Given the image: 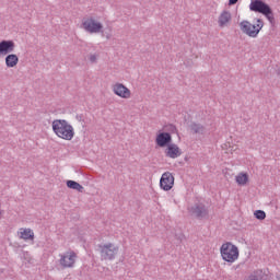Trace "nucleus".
<instances>
[{
	"label": "nucleus",
	"instance_id": "f257e3e1",
	"mask_svg": "<svg viewBox=\"0 0 280 280\" xmlns=\"http://www.w3.org/2000/svg\"><path fill=\"white\" fill-rule=\"evenodd\" d=\"M52 131L59 137V139H65V141H71V139L75 137L73 126H71V124L66 119H55L52 121Z\"/></svg>",
	"mask_w": 280,
	"mask_h": 280
},
{
	"label": "nucleus",
	"instance_id": "f03ea898",
	"mask_svg": "<svg viewBox=\"0 0 280 280\" xmlns=\"http://www.w3.org/2000/svg\"><path fill=\"white\" fill-rule=\"evenodd\" d=\"M249 10L250 12H258L259 14H262L271 25H275V12L272 11V8H270V4L262 0H252Z\"/></svg>",
	"mask_w": 280,
	"mask_h": 280
},
{
	"label": "nucleus",
	"instance_id": "7ed1b4c3",
	"mask_svg": "<svg viewBox=\"0 0 280 280\" xmlns=\"http://www.w3.org/2000/svg\"><path fill=\"white\" fill-rule=\"evenodd\" d=\"M241 32L249 36V38H257L261 30H264V20L256 19V24H252L248 20H243L240 23Z\"/></svg>",
	"mask_w": 280,
	"mask_h": 280
},
{
	"label": "nucleus",
	"instance_id": "20e7f679",
	"mask_svg": "<svg viewBox=\"0 0 280 280\" xmlns=\"http://www.w3.org/2000/svg\"><path fill=\"white\" fill-rule=\"evenodd\" d=\"M220 253L223 261H228V264H233L240 257V249L231 242L224 243L220 248Z\"/></svg>",
	"mask_w": 280,
	"mask_h": 280
},
{
	"label": "nucleus",
	"instance_id": "39448f33",
	"mask_svg": "<svg viewBox=\"0 0 280 280\" xmlns=\"http://www.w3.org/2000/svg\"><path fill=\"white\" fill-rule=\"evenodd\" d=\"M98 248L101 253V259H104L105 261H113V259H115L117 256V253H119V247H115L113 243L98 245Z\"/></svg>",
	"mask_w": 280,
	"mask_h": 280
},
{
	"label": "nucleus",
	"instance_id": "423d86ee",
	"mask_svg": "<svg viewBox=\"0 0 280 280\" xmlns=\"http://www.w3.org/2000/svg\"><path fill=\"white\" fill-rule=\"evenodd\" d=\"M188 212L192 218H196L197 220H205V218L209 217V210L205 203H195L188 208Z\"/></svg>",
	"mask_w": 280,
	"mask_h": 280
},
{
	"label": "nucleus",
	"instance_id": "0eeeda50",
	"mask_svg": "<svg viewBox=\"0 0 280 280\" xmlns=\"http://www.w3.org/2000/svg\"><path fill=\"white\" fill-rule=\"evenodd\" d=\"M82 25H83V27H84V30H85L86 32H90V34H97V33L102 32V30H103V27H104V26L102 25V23L95 22V20H94L93 18H91V19L84 21V22L82 23Z\"/></svg>",
	"mask_w": 280,
	"mask_h": 280
},
{
	"label": "nucleus",
	"instance_id": "6e6552de",
	"mask_svg": "<svg viewBox=\"0 0 280 280\" xmlns=\"http://www.w3.org/2000/svg\"><path fill=\"white\" fill-rule=\"evenodd\" d=\"M160 187L164 191H170L174 187V175L170 172H165L160 179Z\"/></svg>",
	"mask_w": 280,
	"mask_h": 280
},
{
	"label": "nucleus",
	"instance_id": "1a4fd4ad",
	"mask_svg": "<svg viewBox=\"0 0 280 280\" xmlns=\"http://www.w3.org/2000/svg\"><path fill=\"white\" fill-rule=\"evenodd\" d=\"M16 48V44L12 39H3L0 42V56H8V54H12Z\"/></svg>",
	"mask_w": 280,
	"mask_h": 280
},
{
	"label": "nucleus",
	"instance_id": "9d476101",
	"mask_svg": "<svg viewBox=\"0 0 280 280\" xmlns=\"http://www.w3.org/2000/svg\"><path fill=\"white\" fill-rule=\"evenodd\" d=\"M155 143L159 148H167L172 143V133L160 132L156 135Z\"/></svg>",
	"mask_w": 280,
	"mask_h": 280
},
{
	"label": "nucleus",
	"instance_id": "9b49d317",
	"mask_svg": "<svg viewBox=\"0 0 280 280\" xmlns=\"http://www.w3.org/2000/svg\"><path fill=\"white\" fill-rule=\"evenodd\" d=\"M114 93L115 95H118V97H122V100H129L131 95L130 90L122 83H117L114 85Z\"/></svg>",
	"mask_w": 280,
	"mask_h": 280
},
{
	"label": "nucleus",
	"instance_id": "f8f14e48",
	"mask_svg": "<svg viewBox=\"0 0 280 280\" xmlns=\"http://www.w3.org/2000/svg\"><path fill=\"white\" fill-rule=\"evenodd\" d=\"M165 154H166V156H168V159H178V156H180V154H183V151H180V148H178L177 144H174L171 142L166 147Z\"/></svg>",
	"mask_w": 280,
	"mask_h": 280
},
{
	"label": "nucleus",
	"instance_id": "ddd939ff",
	"mask_svg": "<svg viewBox=\"0 0 280 280\" xmlns=\"http://www.w3.org/2000/svg\"><path fill=\"white\" fill-rule=\"evenodd\" d=\"M75 257H78V255H75L74 252H71L70 255L62 256L60 259L61 266H63V268H73V264H75Z\"/></svg>",
	"mask_w": 280,
	"mask_h": 280
},
{
	"label": "nucleus",
	"instance_id": "4468645a",
	"mask_svg": "<svg viewBox=\"0 0 280 280\" xmlns=\"http://www.w3.org/2000/svg\"><path fill=\"white\" fill-rule=\"evenodd\" d=\"M4 62L9 69H14L16 65H19V56L15 54H7V57L4 58Z\"/></svg>",
	"mask_w": 280,
	"mask_h": 280
},
{
	"label": "nucleus",
	"instance_id": "2eb2a0df",
	"mask_svg": "<svg viewBox=\"0 0 280 280\" xmlns=\"http://www.w3.org/2000/svg\"><path fill=\"white\" fill-rule=\"evenodd\" d=\"M232 16H231V12L229 11H223L218 20L219 23V27H224L226 26V23H230Z\"/></svg>",
	"mask_w": 280,
	"mask_h": 280
},
{
	"label": "nucleus",
	"instance_id": "dca6fc26",
	"mask_svg": "<svg viewBox=\"0 0 280 280\" xmlns=\"http://www.w3.org/2000/svg\"><path fill=\"white\" fill-rule=\"evenodd\" d=\"M66 185H67L68 189H74L75 191H79L80 194H82V191H84V186L75 180L69 179V180H67Z\"/></svg>",
	"mask_w": 280,
	"mask_h": 280
},
{
	"label": "nucleus",
	"instance_id": "f3484780",
	"mask_svg": "<svg viewBox=\"0 0 280 280\" xmlns=\"http://www.w3.org/2000/svg\"><path fill=\"white\" fill-rule=\"evenodd\" d=\"M190 130H191L192 135H205L206 128L201 124L191 122Z\"/></svg>",
	"mask_w": 280,
	"mask_h": 280
},
{
	"label": "nucleus",
	"instance_id": "a211bd4d",
	"mask_svg": "<svg viewBox=\"0 0 280 280\" xmlns=\"http://www.w3.org/2000/svg\"><path fill=\"white\" fill-rule=\"evenodd\" d=\"M236 183H237V185H246V183H248V174L247 173H240L236 176Z\"/></svg>",
	"mask_w": 280,
	"mask_h": 280
},
{
	"label": "nucleus",
	"instance_id": "6ab92c4d",
	"mask_svg": "<svg viewBox=\"0 0 280 280\" xmlns=\"http://www.w3.org/2000/svg\"><path fill=\"white\" fill-rule=\"evenodd\" d=\"M22 240H34V232L31 229H25L21 232Z\"/></svg>",
	"mask_w": 280,
	"mask_h": 280
},
{
	"label": "nucleus",
	"instance_id": "aec40b11",
	"mask_svg": "<svg viewBox=\"0 0 280 280\" xmlns=\"http://www.w3.org/2000/svg\"><path fill=\"white\" fill-rule=\"evenodd\" d=\"M254 215L256 220H266V212L264 210H256Z\"/></svg>",
	"mask_w": 280,
	"mask_h": 280
},
{
	"label": "nucleus",
	"instance_id": "412c9836",
	"mask_svg": "<svg viewBox=\"0 0 280 280\" xmlns=\"http://www.w3.org/2000/svg\"><path fill=\"white\" fill-rule=\"evenodd\" d=\"M166 130H167V132H171L172 135H176V132H178V129L174 125H167Z\"/></svg>",
	"mask_w": 280,
	"mask_h": 280
},
{
	"label": "nucleus",
	"instance_id": "4be33fe9",
	"mask_svg": "<svg viewBox=\"0 0 280 280\" xmlns=\"http://www.w3.org/2000/svg\"><path fill=\"white\" fill-rule=\"evenodd\" d=\"M90 62H97V57L95 55H91Z\"/></svg>",
	"mask_w": 280,
	"mask_h": 280
},
{
	"label": "nucleus",
	"instance_id": "5701e85b",
	"mask_svg": "<svg viewBox=\"0 0 280 280\" xmlns=\"http://www.w3.org/2000/svg\"><path fill=\"white\" fill-rule=\"evenodd\" d=\"M240 0H229V5H235Z\"/></svg>",
	"mask_w": 280,
	"mask_h": 280
},
{
	"label": "nucleus",
	"instance_id": "b1692460",
	"mask_svg": "<svg viewBox=\"0 0 280 280\" xmlns=\"http://www.w3.org/2000/svg\"><path fill=\"white\" fill-rule=\"evenodd\" d=\"M77 119H78V121H83L82 115H77Z\"/></svg>",
	"mask_w": 280,
	"mask_h": 280
}]
</instances>
